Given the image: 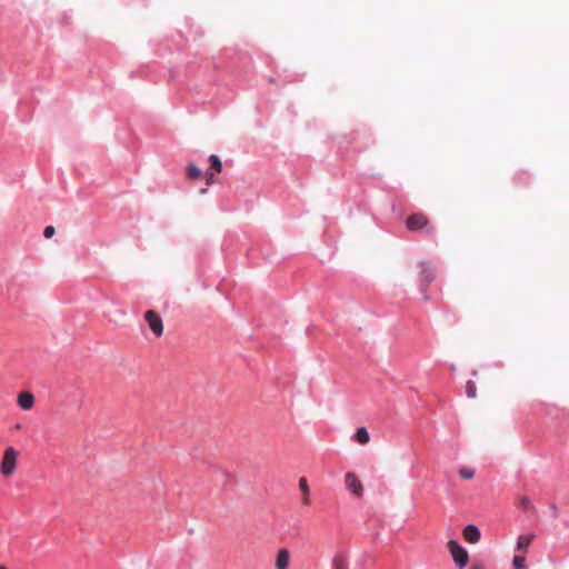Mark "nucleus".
I'll return each instance as SVG.
<instances>
[{"instance_id":"1","label":"nucleus","mask_w":569,"mask_h":569,"mask_svg":"<svg viewBox=\"0 0 569 569\" xmlns=\"http://www.w3.org/2000/svg\"><path fill=\"white\" fill-rule=\"evenodd\" d=\"M20 452L14 447H7L0 461V475L10 478L17 470Z\"/></svg>"},{"instance_id":"2","label":"nucleus","mask_w":569,"mask_h":569,"mask_svg":"<svg viewBox=\"0 0 569 569\" xmlns=\"http://www.w3.org/2000/svg\"><path fill=\"white\" fill-rule=\"evenodd\" d=\"M406 226L410 231H422L427 233H433V228L429 223V219L423 213H413L406 220Z\"/></svg>"},{"instance_id":"3","label":"nucleus","mask_w":569,"mask_h":569,"mask_svg":"<svg viewBox=\"0 0 569 569\" xmlns=\"http://www.w3.org/2000/svg\"><path fill=\"white\" fill-rule=\"evenodd\" d=\"M447 548L455 561V563L461 569L468 563L469 556L467 550L461 547L456 540H449Z\"/></svg>"},{"instance_id":"4","label":"nucleus","mask_w":569,"mask_h":569,"mask_svg":"<svg viewBox=\"0 0 569 569\" xmlns=\"http://www.w3.org/2000/svg\"><path fill=\"white\" fill-rule=\"evenodd\" d=\"M143 318L156 337H161L163 335V322L158 312L154 310H147Z\"/></svg>"},{"instance_id":"5","label":"nucleus","mask_w":569,"mask_h":569,"mask_svg":"<svg viewBox=\"0 0 569 569\" xmlns=\"http://www.w3.org/2000/svg\"><path fill=\"white\" fill-rule=\"evenodd\" d=\"M290 559H291V556H290V552L288 549H286V548L279 549L276 555V562H274L276 568L277 569H289Z\"/></svg>"},{"instance_id":"6","label":"nucleus","mask_w":569,"mask_h":569,"mask_svg":"<svg viewBox=\"0 0 569 569\" xmlns=\"http://www.w3.org/2000/svg\"><path fill=\"white\" fill-rule=\"evenodd\" d=\"M17 402L22 410H30L34 406V396L29 391H22L18 395Z\"/></svg>"},{"instance_id":"7","label":"nucleus","mask_w":569,"mask_h":569,"mask_svg":"<svg viewBox=\"0 0 569 569\" xmlns=\"http://www.w3.org/2000/svg\"><path fill=\"white\" fill-rule=\"evenodd\" d=\"M463 539L469 543H477L480 540L481 533L478 527L468 525L462 531Z\"/></svg>"},{"instance_id":"8","label":"nucleus","mask_w":569,"mask_h":569,"mask_svg":"<svg viewBox=\"0 0 569 569\" xmlns=\"http://www.w3.org/2000/svg\"><path fill=\"white\" fill-rule=\"evenodd\" d=\"M299 488L302 492V498H301V502L303 506H310L311 503V493H310V489H309V486H308V481L306 478H300L299 480Z\"/></svg>"},{"instance_id":"9","label":"nucleus","mask_w":569,"mask_h":569,"mask_svg":"<svg viewBox=\"0 0 569 569\" xmlns=\"http://www.w3.org/2000/svg\"><path fill=\"white\" fill-rule=\"evenodd\" d=\"M348 559L343 552H338L332 558V569H348Z\"/></svg>"},{"instance_id":"10","label":"nucleus","mask_w":569,"mask_h":569,"mask_svg":"<svg viewBox=\"0 0 569 569\" xmlns=\"http://www.w3.org/2000/svg\"><path fill=\"white\" fill-rule=\"evenodd\" d=\"M535 538L536 536L533 533L519 536L517 541V550H526Z\"/></svg>"},{"instance_id":"11","label":"nucleus","mask_w":569,"mask_h":569,"mask_svg":"<svg viewBox=\"0 0 569 569\" xmlns=\"http://www.w3.org/2000/svg\"><path fill=\"white\" fill-rule=\"evenodd\" d=\"M202 171L194 163H189L187 167V177L191 180H197L201 177Z\"/></svg>"},{"instance_id":"12","label":"nucleus","mask_w":569,"mask_h":569,"mask_svg":"<svg viewBox=\"0 0 569 569\" xmlns=\"http://www.w3.org/2000/svg\"><path fill=\"white\" fill-rule=\"evenodd\" d=\"M433 270L428 267H423L421 271V282L425 286H428L433 280Z\"/></svg>"},{"instance_id":"13","label":"nucleus","mask_w":569,"mask_h":569,"mask_svg":"<svg viewBox=\"0 0 569 569\" xmlns=\"http://www.w3.org/2000/svg\"><path fill=\"white\" fill-rule=\"evenodd\" d=\"M346 487L352 492L356 493V475L352 472H347L345 476Z\"/></svg>"},{"instance_id":"14","label":"nucleus","mask_w":569,"mask_h":569,"mask_svg":"<svg viewBox=\"0 0 569 569\" xmlns=\"http://www.w3.org/2000/svg\"><path fill=\"white\" fill-rule=\"evenodd\" d=\"M209 161H210V169L216 171V172H221L222 170V163H221V160L219 159L218 156L216 154H211L209 157Z\"/></svg>"},{"instance_id":"15","label":"nucleus","mask_w":569,"mask_h":569,"mask_svg":"<svg viewBox=\"0 0 569 569\" xmlns=\"http://www.w3.org/2000/svg\"><path fill=\"white\" fill-rule=\"evenodd\" d=\"M370 440L369 433L366 428H358V442L366 445Z\"/></svg>"},{"instance_id":"16","label":"nucleus","mask_w":569,"mask_h":569,"mask_svg":"<svg viewBox=\"0 0 569 569\" xmlns=\"http://www.w3.org/2000/svg\"><path fill=\"white\" fill-rule=\"evenodd\" d=\"M466 393L469 398H476L477 396V387L476 383L471 380L466 383Z\"/></svg>"},{"instance_id":"17","label":"nucleus","mask_w":569,"mask_h":569,"mask_svg":"<svg viewBox=\"0 0 569 569\" xmlns=\"http://www.w3.org/2000/svg\"><path fill=\"white\" fill-rule=\"evenodd\" d=\"M459 476L463 479L470 480L475 477V470L468 467H462L459 469Z\"/></svg>"},{"instance_id":"18","label":"nucleus","mask_w":569,"mask_h":569,"mask_svg":"<svg viewBox=\"0 0 569 569\" xmlns=\"http://www.w3.org/2000/svg\"><path fill=\"white\" fill-rule=\"evenodd\" d=\"M512 563L516 569H522L526 565V559L521 556H515Z\"/></svg>"},{"instance_id":"19","label":"nucleus","mask_w":569,"mask_h":569,"mask_svg":"<svg viewBox=\"0 0 569 569\" xmlns=\"http://www.w3.org/2000/svg\"><path fill=\"white\" fill-rule=\"evenodd\" d=\"M54 228L52 226L46 227L43 234L46 238H51L54 234Z\"/></svg>"},{"instance_id":"20","label":"nucleus","mask_w":569,"mask_h":569,"mask_svg":"<svg viewBox=\"0 0 569 569\" xmlns=\"http://www.w3.org/2000/svg\"><path fill=\"white\" fill-rule=\"evenodd\" d=\"M206 181H207V184L210 186L214 182V176H213V172H206Z\"/></svg>"},{"instance_id":"21","label":"nucleus","mask_w":569,"mask_h":569,"mask_svg":"<svg viewBox=\"0 0 569 569\" xmlns=\"http://www.w3.org/2000/svg\"><path fill=\"white\" fill-rule=\"evenodd\" d=\"M529 506H530L529 499L527 497H522L521 498V507L527 510L529 508Z\"/></svg>"},{"instance_id":"22","label":"nucleus","mask_w":569,"mask_h":569,"mask_svg":"<svg viewBox=\"0 0 569 569\" xmlns=\"http://www.w3.org/2000/svg\"><path fill=\"white\" fill-rule=\"evenodd\" d=\"M470 569H485V567L480 563H473Z\"/></svg>"},{"instance_id":"23","label":"nucleus","mask_w":569,"mask_h":569,"mask_svg":"<svg viewBox=\"0 0 569 569\" xmlns=\"http://www.w3.org/2000/svg\"><path fill=\"white\" fill-rule=\"evenodd\" d=\"M357 490H358V496H360L361 490H362V486L360 485V482H359V481H358Z\"/></svg>"},{"instance_id":"24","label":"nucleus","mask_w":569,"mask_h":569,"mask_svg":"<svg viewBox=\"0 0 569 569\" xmlns=\"http://www.w3.org/2000/svg\"><path fill=\"white\" fill-rule=\"evenodd\" d=\"M201 193H206L207 192V189H201L200 190Z\"/></svg>"},{"instance_id":"25","label":"nucleus","mask_w":569,"mask_h":569,"mask_svg":"<svg viewBox=\"0 0 569 569\" xmlns=\"http://www.w3.org/2000/svg\"><path fill=\"white\" fill-rule=\"evenodd\" d=\"M0 569H8V568L3 565H0Z\"/></svg>"},{"instance_id":"26","label":"nucleus","mask_w":569,"mask_h":569,"mask_svg":"<svg viewBox=\"0 0 569 569\" xmlns=\"http://www.w3.org/2000/svg\"><path fill=\"white\" fill-rule=\"evenodd\" d=\"M20 428H21V425H20V423H18V425L16 426V429H20Z\"/></svg>"}]
</instances>
